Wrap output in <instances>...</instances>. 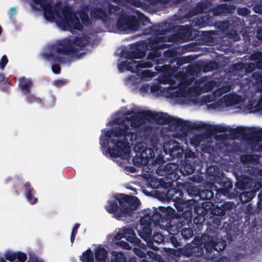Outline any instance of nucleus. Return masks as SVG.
Returning <instances> with one entry per match:
<instances>
[{
  "label": "nucleus",
  "instance_id": "54",
  "mask_svg": "<svg viewBox=\"0 0 262 262\" xmlns=\"http://www.w3.org/2000/svg\"><path fill=\"white\" fill-rule=\"evenodd\" d=\"M181 235L185 240H187L193 236V231L189 228H184L181 229Z\"/></svg>",
  "mask_w": 262,
  "mask_h": 262
},
{
  "label": "nucleus",
  "instance_id": "61",
  "mask_svg": "<svg viewBox=\"0 0 262 262\" xmlns=\"http://www.w3.org/2000/svg\"><path fill=\"white\" fill-rule=\"evenodd\" d=\"M126 240L132 244H134L135 246H140L141 241L136 237V235H127L125 236Z\"/></svg>",
  "mask_w": 262,
  "mask_h": 262
},
{
  "label": "nucleus",
  "instance_id": "46",
  "mask_svg": "<svg viewBox=\"0 0 262 262\" xmlns=\"http://www.w3.org/2000/svg\"><path fill=\"white\" fill-rule=\"evenodd\" d=\"M80 259L82 262H94V254L90 248L83 252Z\"/></svg>",
  "mask_w": 262,
  "mask_h": 262
},
{
  "label": "nucleus",
  "instance_id": "51",
  "mask_svg": "<svg viewBox=\"0 0 262 262\" xmlns=\"http://www.w3.org/2000/svg\"><path fill=\"white\" fill-rule=\"evenodd\" d=\"M182 119L179 118H174L172 116L169 115L168 119L167 122L169 126L170 127H172L173 129L179 128V124H180V122Z\"/></svg>",
  "mask_w": 262,
  "mask_h": 262
},
{
  "label": "nucleus",
  "instance_id": "32",
  "mask_svg": "<svg viewBox=\"0 0 262 262\" xmlns=\"http://www.w3.org/2000/svg\"><path fill=\"white\" fill-rule=\"evenodd\" d=\"M212 16L206 14L199 18H198L194 23V26L199 28H203L210 25L212 23Z\"/></svg>",
  "mask_w": 262,
  "mask_h": 262
},
{
  "label": "nucleus",
  "instance_id": "24",
  "mask_svg": "<svg viewBox=\"0 0 262 262\" xmlns=\"http://www.w3.org/2000/svg\"><path fill=\"white\" fill-rule=\"evenodd\" d=\"M24 189L25 195L27 201L32 205L35 204L38 201V199L34 195L36 193L35 190L31 186V184L28 182L25 184Z\"/></svg>",
  "mask_w": 262,
  "mask_h": 262
},
{
  "label": "nucleus",
  "instance_id": "48",
  "mask_svg": "<svg viewBox=\"0 0 262 262\" xmlns=\"http://www.w3.org/2000/svg\"><path fill=\"white\" fill-rule=\"evenodd\" d=\"M214 193L211 190L203 189L200 192V199L206 201H211L213 198Z\"/></svg>",
  "mask_w": 262,
  "mask_h": 262
},
{
  "label": "nucleus",
  "instance_id": "2",
  "mask_svg": "<svg viewBox=\"0 0 262 262\" xmlns=\"http://www.w3.org/2000/svg\"><path fill=\"white\" fill-rule=\"evenodd\" d=\"M114 129V136L118 138L117 140L112 139V145L107 149L103 151L104 155L108 154L112 158H119L129 154L130 147L128 141H133L136 138V134L129 130L128 125L121 127L115 126Z\"/></svg>",
  "mask_w": 262,
  "mask_h": 262
},
{
  "label": "nucleus",
  "instance_id": "45",
  "mask_svg": "<svg viewBox=\"0 0 262 262\" xmlns=\"http://www.w3.org/2000/svg\"><path fill=\"white\" fill-rule=\"evenodd\" d=\"M163 55L164 60L168 61L169 63H173L174 62L177 52L174 50L168 49L164 52Z\"/></svg>",
  "mask_w": 262,
  "mask_h": 262
},
{
  "label": "nucleus",
  "instance_id": "22",
  "mask_svg": "<svg viewBox=\"0 0 262 262\" xmlns=\"http://www.w3.org/2000/svg\"><path fill=\"white\" fill-rule=\"evenodd\" d=\"M18 86L23 95L28 94L31 92L33 82L31 78L21 77L18 79Z\"/></svg>",
  "mask_w": 262,
  "mask_h": 262
},
{
  "label": "nucleus",
  "instance_id": "35",
  "mask_svg": "<svg viewBox=\"0 0 262 262\" xmlns=\"http://www.w3.org/2000/svg\"><path fill=\"white\" fill-rule=\"evenodd\" d=\"M128 122H130V125L134 128H137L143 124V120L141 118L140 112L127 117Z\"/></svg>",
  "mask_w": 262,
  "mask_h": 262
},
{
  "label": "nucleus",
  "instance_id": "34",
  "mask_svg": "<svg viewBox=\"0 0 262 262\" xmlns=\"http://www.w3.org/2000/svg\"><path fill=\"white\" fill-rule=\"evenodd\" d=\"M140 236L147 243L151 241L152 229L151 226H143L141 231H138Z\"/></svg>",
  "mask_w": 262,
  "mask_h": 262
},
{
  "label": "nucleus",
  "instance_id": "1",
  "mask_svg": "<svg viewBox=\"0 0 262 262\" xmlns=\"http://www.w3.org/2000/svg\"><path fill=\"white\" fill-rule=\"evenodd\" d=\"M90 42V38L86 35L76 36L73 39L67 38L58 40L52 46V50L54 53L47 54L46 57L54 62H64V58L61 55L69 56L76 54L78 49L75 46L82 48L89 45Z\"/></svg>",
  "mask_w": 262,
  "mask_h": 262
},
{
  "label": "nucleus",
  "instance_id": "16",
  "mask_svg": "<svg viewBox=\"0 0 262 262\" xmlns=\"http://www.w3.org/2000/svg\"><path fill=\"white\" fill-rule=\"evenodd\" d=\"M242 21L237 17H234L231 20H226L222 21H219L217 24V28L222 31L227 30L230 26H231L235 30L239 29V25H242Z\"/></svg>",
  "mask_w": 262,
  "mask_h": 262
},
{
  "label": "nucleus",
  "instance_id": "33",
  "mask_svg": "<svg viewBox=\"0 0 262 262\" xmlns=\"http://www.w3.org/2000/svg\"><path fill=\"white\" fill-rule=\"evenodd\" d=\"M179 171L182 175L187 176L195 171V167L188 161H185L180 167Z\"/></svg>",
  "mask_w": 262,
  "mask_h": 262
},
{
  "label": "nucleus",
  "instance_id": "23",
  "mask_svg": "<svg viewBox=\"0 0 262 262\" xmlns=\"http://www.w3.org/2000/svg\"><path fill=\"white\" fill-rule=\"evenodd\" d=\"M210 235L208 233L203 234L200 237H195L191 243L189 244H193L195 246L203 247L207 252V250L210 248L209 246V242Z\"/></svg>",
  "mask_w": 262,
  "mask_h": 262
},
{
  "label": "nucleus",
  "instance_id": "56",
  "mask_svg": "<svg viewBox=\"0 0 262 262\" xmlns=\"http://www.w3.org/2000/svg\"><path fill=\"white\" fill-rule=\"evenodd\" d=\"M216 63L214 61L206 62L202 66V70L204 73L211 71L216 68Z\"/></svg>",
  "mask_w": 262,
  "mask_h": 262
},
{
  "label": "nucleus",
  "instance_id": "17",
  "mask_svg": "<svg viewBox=\"0 0 262 262\" xmlns=\"http://www.w3.org/2000/svg\"><path fill=\"white\" fill-rule=\"evenodd\" d=\"M209 246L210 248L207 251V253L211 252L212 250L217 252H221L223 251L227 246L226 241L222 238L214 239V237L213 235L210 236Z\"/></svg>",
  "mask_w": 262,
  "mask_h": 262
},
{
  "label": "nucleus",
  "instance_id": "26",
  "mask_svg": "<svg viewBox=\"0 0 262 262\" xmlns=\"http://www.w3.org/2000/svg\"><path fill=\"white\" fill-rule=\"evenodd\" d=\"M215 181L219 184L221 192L223 194L228 193L232 188V183L228 178L224 177H219Z\"/></svg>",
  "mask_w": 262,
  "mask_h": 262
},
{
  "label": "nucleus",
  "instance_id": "13",
  "mask_svg": "<svg viewBox=\"0 0 262 262\" xmlns=\"http://www.w3.org/2000/svg\"><path fill=\"white\" fill-rule=\"evenodd\" d=\"M213 204L210 202L203 203L201 206H196L194 211L197 214L193 219V223L196 225H201L205 221L204 215H206Z\"/></svg>",
  "mask_w": 262,
  "mask_h": 262
},
{
  "label": "nucleus",
  "instance_id": "63",
  "mask_svg": "<svg viewBox=\"0 0 262 262\" xmlns=\"http://www.w3.org/2000/svg\"><path fill=\"white\" fill-rule=\"evenodd\" d=\"M5 259L13 262L16 259V252H12L7 251L5 254Z\"/></svg>",
  "mask_w": 262,
  "mask_h": 262
},
{
  "label": "nucleus",
  "instance_id": "60",
  "mask_svg": "<svg viewBox=\"0 0 262 262\" xmlns=\"http://www.w3.org/2000/svg\"><path fill=\"white\" fill-rule=\"evenodd\" d=\"M151 238L153 241L156 243L160 244L164 241V237L163 235L160 232L154 233Z\"/></svg>",
  "mask_w": 262,
  "mask_h": 262
},
{
  "label": "nucleus",
  "instance_id": "19",
  "mask_svg": "<svg viewBox=\"0 0 262 262\" xmlns=\"http://www.w3.org/2000/svg\"><path fill=\"white\" fill-rule=\"evenodd\" d=\"M236 187L241 190L249 189L251 186L252 179L245 175H235Z\"/></svg>",
  "mask_w": 262,
  "mask_h": 262
},
{
  "label": "nucleus",
  "instance_id": "4",
  "mask_svg": "<svg viewBox=\"0 0 262 262\" xmlns=\"http://www.w3.org/2000/svg\"><path fill=\"white\" fill-rule=\"evenodd\" d=\"M54 16L57 17V24L63 29L67 28L81 31L83 27L79 19L72 11L70 6H64L61 9V3L53 6Z\"/></svg>",
  "mask_w": 262,
  "mask_h": 262
},
{
  "label": "nucleus",
  "instance_id": "10",
  "mask_svg": "<svg viewBox=\"0 0 262 262\" xmlns=\"http://www.w3.org/2000/svg\"><path fill=\"white\" fill-rule=\"evenodd\" d=\"M175 255H184L186 257H199L203 255L204 249L203 247L195 246L193 244H186L183 248L173 250Z\"/></svg>",
  "mask_w": 262,
  "mask_h": 262
},
{
  "label": "nucleus",
  "instance_id": "29",
  "mask_svg": "<svg viewBox=\"0 0 262 262\" xmlns=\"http://www.w3.org/2000/svg\"><path fill=\"white\" fill-rule=\"evenodd\" d=\"M112 136H114V129H108L104 131V135H101L100 137V144L102 148H106L109 146L110 143L112 144L111 139Z\"/></svg>",
  "mask_w": 262,
  "mask_h": 262
},
{
  "label": "nucleus",
  "instance_id": "55",
  "mask_svg": "<svg viewBox=\"0 0 262 262\" xmlns=\"http://www.w3.org/2000/svg\"><path fill=\"white\" fill-rule=\"evenodd\" d=\"M202 70V66L199 64H195L191 66L188 69V73L192 76H197L199 75Z\"/></svg>",
  "mask_w": 262,
  "mask_h": 262
},
{
  "label": "nucleus",
  "instance_id": "11",
  "mask_svg": "<svg viewBox=\"0 0 262 262\" xmlns=\"http://www.w3.org/2000/svg\"><path fill=\"white\" fill-rule=\"evenodd\" d=\"M159 210L162 212L161 220L160 221V227L166 228L168 225L172 223V221L177 216L175 210L170 207H159Z\"/></svg>",
  "mask_w": 262,
  "mask_h": 262
},
{
  "label": "nucleus",
  "instance_id": "58",
  "mask_svg": "<svg viewBox=\"0 0 262 262\" xmlns=\"http://www.w3.org/2000/svg\"><path fill=\"white\" fill-rule=\"evenodd\" d=\"M162 212H159L156 209L151 215L153 224L157 226L160 225V221L161 220Z\"/></svg>",
  "mask_w": 262,
  "mask_h": 262
},
{
  "label": "nucleus",
  "instance_id": "25",
  "mask_svg": "<svg viewBox=\"0 0 262 262\" xmlns=\"http://www.w3.org/2000/svg\"><path fill=\"white\" fill-rule=\"evenodd\" d=\"M174 62H176L177 67H172L170 64H165L161 67L162 71L168 73H172L180 69L181 66L186 63V59L184 57H178L177 55L174 58Z\"/></svg>",
  "mask_w": 262,
  "mask_h": 262
},
{
  "label": "nucleus",
  "instance_id": "8",
  "mask_svg": "<svg viewBox=\"0 0 262 262\" xmlns=\"http://www.w3.org/2000/svg\"><path fill=\"white\" fill-rule=\"evenodd\" d=\"M116 26L121 31L129 30L136 31L139 28L140 23L136 16L122 13L119 15L117 19Z\"/></svg>",
  "mask_w": 262,
  "mask_h": 262
},
{
  "label": "nucleus",
  "instance_id": "3",
  "mask_svg": "<svg viewBox=\"0 0 262 262\" xmlns=\"http://www.w3.org/2000/svg\"><path fill=\"white\" fill-rule=\"evenodd\" d=\"M115 199L116 201H108V205L105 206V208L108 213L114 214L117 219L131 214L140 204L137 197L124 193L115 195Z\"/></svg>",
  "mask_w": 262,
  "mask_h": 262
},
{
  "label": "nucleus",
  "instance_id": "64",
  "mask_svg": "<svg viewBox=\"0 0 262 262\" xmlns=\"http://www.w3.org/2000/svg\"><path fill=\"white\" fill-rule=\"evenodd\" d=\"M127 117L128 116L125 117H117L114 119V123L121 127L128 125L125 123L126 121H128Z\"/></svg>",
  "mask_w": 262,
  "mask_h": 262
},
{
  "label": "nucleus",
  "instance_id": "20",
  "mask_svg": "<svg viewBox=\"0 0 262 262\" xmlns=\"http://www.w3.org/2000/svg\"><path fill=\"white\" fill-rule=\"evenodd\" d=\"M234 9V6L233 5L223 3L216 5L211 10L213 15L218 16L222 14L230 13Z\"/></svg>",
  "mask_w": 262,
  "mask_h": 262
},
{
  "label": "nucleus",
  "instance_id": "47",
  "mask_svg": "<svg viewBox=\"0 0 262 262\" xmlns=\"http://www.w3.org/2000/svg\"><path fill=\"white\" fill-rule=\"evenodd\" d=\"M139 112L141 118L143 120V123L144 122L145 120H152L154 121V119L157 116V114L156 113H153L149 110L143 111Z\"/></svg>",
  "mask_w": 262,
  "mask_h": 262
},
{
  "label": "nucleus",
  "instance_id": "50",
  "mask_svg": "<svg viewBox=\"0 0 262 262\" xmlns=\"http://www.w3.org/2000/svg\"><path fill=\"white\" fill-rule=\"evenodd\" d=\"M24 95L26 96V100L29 103H36L43 104L42 100L40 98L36 97L35 95L31 94V93L28 94H24Z\"/></svg>",
  "mask_w": 262,
  "mask_h": 262
},
{
  "label": "nucleus",
  "instance_id": "28",
  "mask_svg": "<svg viewBox=\"0 0 262 262\" xmlns=\"http://www.w3.org/2000/svg\"><path fill=\"white\" fill-rule=\"evenodd\" d=\"M209 9L208 2L201 1L190 10L189 13L191 15L194 16L200 13H206L209 11Z\"/></svg>",
  "mask_w": 262,
  "mask_h": 262
},
{
  "label": "nucleus",
  "instance_id": "43",
  "mask_svg": "<svg viewBox=\"0 0 262 262\" xmlns=\"http://www.w3.org/2000/svg\"><path fill=\"white\" fill-rule=\"evenodd\" d=\"M255 196L254 192H252L251 190L245 191L239 195V200L243 203H248L251 201Z\"/></svg>",
  "mask_w": 262,
  "mask_h": 262
},
{
  "label": "nucleus",
  "instance_id": "9",
  "mask_svg": "<svg viewBox=\"0 0 262 262\" xmlns=\"http://www.w3.org/2000/svg\"><path fill=\"white\" fill-rule=\"evenodd\" d=\"M195 201L193 200H188L186 201L185 204L181 206L182 208L180 210H177L180 213H177V219L182 223L185 225H188L191 223L192 217V210H194L196 206H194Z\"/></svg>",
  "mask_w": 262,
  "mask_h": 262
},
{
  "label": "nucleus",
  "instance_id": "41",
  "mask_svg": "<svg viewBox=\"0 0 262 262\" xmlns=\"http://www.w3.org/2000/svg\"><path fill=\"white\" fill-rule=\"evenodd\" d=\"M250 58L257 66V69L262 70V52H254L250 55Z\"/></svg>",
  "mask_w": 262,
  "mask_h": 262
},
{
  "label": "nucleus",
  "instance_id": "42",
  "mask_svg": "<svg viewBox=\"0 0 262 262\" xmlns=\"http://www.w3.org/2000/svg\"><path fill=\"white\" fill-rule=\"evenodd\" d=\"M157 116L154 119V121L158 124L164 125L168 123L167 122L169 115L167 113H156Z\"/></svg>",
  "mask_w": 262,
  "mask_h": 262
},
{
  "label": "nucleus",
  "instance_id": "53",
  "mask_svg": "<svg viewBox=\"0 0 262 262\" xmlns=\"http://www.w3.org/2000/svg\"><path fill=\"white\" fill-rule=\"evenodd\" d=\"M141 226H151L153 224L151 219V215L149 213L145 214L143 217L140 219Z\"/></svg>",
  "mask_w": 262,
  "mask_h": 262
},
{
  "label": "nucleus",
  "instance_id": "44",
  "mask_svg": "<svg viewBox=\"0 0 262 262\" xmlns=\"http://www.w3.org/2000/svg\"><path fill=\"white\" fill-rule=\"evenodd\" d=\"M82 23L85 27H89L92 25V21L89 17L88 12L84 9L82 10L79 14Z\"/></svg>",
  "mask_w": 262,
  "mask_h": 262
},
{
  "label": "nucleus",
  "instance_id": "59",
  "mask_svg": "<svg viewBox=\"0 0 262 262\" xmlns=\"http://www.w3.org/2000/svg\"><path fill=\"white\" fill-rule=\"evenodd\" d=\"M167 169L166 164L164 165L161 164L156 169V172L158 175L160 176H165L167 179V174L168 172Z\"/></svg>",
  "mask_w": 262,
  "mask_h": 262
},
{
  "label": "nucleus",
  "instance_id": "7",
  "mask_svg": "<svg viewBox=\"0 0 262 262\" xmlns=\"http://www.w3.org/2000/svg\"><path fill=\"white\" fill-rule=\"evenodd\" d=\"M144 135L145 138L148 140L152 148L146 147L140 150V157L142 159H145L144 164L149 162V159L155 157L154 150L157 148V144L159 143V139L157 133H156L151 128H146L144 130Z\"/></svg>",
  "mask_w": 262,
  "mask_h": 262
},
{
  "label": "nucleus",
  "instance_id": "49",
  "mask_svg": "<svg viewBox=\"0 0 262 262\" xmlns=\"http://www.w3.org/2000/svg\"><path fill=\"white\" fill-rule=\"evenodd\" d=\"M112 255L111 262H126V256L122 252L113 251Z\"/></svg>",
  "mask_w": 262,
  "mask_h": 262
},
{
  "label": "nucleus",
  "instance_id": "14",
  "mask_svg": "<svg viewBox=\"0 0 262 262\" xmlns=\"http://www.w3.org/2000/svg\"><path fill=\"white\" fill-rule=\"evenodd\" d=\"M168 145L169 155L172 159L181 158L183 157L184 150L180 145L179 142L170 140L167 145L164 146V152H166L165 147Z\"/></svg>",
  "mask_w": 262,
  "mask_h": 262
},
{
  "label": "nucleus",
  "instance_id": "62",
  "mask_svg": "<svg viewBox=\"0 0 262 262\" xmlns=\"http://www.w3.org/2000/svg\"><path fill=\"white\" fill-rule=\"evenodd\" d=\"M215 82L213 80L205 82L203 86L204 92H208L212 91L215 85Z\"/></svg>",
  "mask_w": 262,
  "mask_h": 262
},
{
  "label": "nucleus",
  "instance_id": "5",
  "mask_svg": "<svg viewBox=\"0 0 262 262\" xmlns=\"http://www.w3.org/2000/svg\"><path fill=\"white\" fill-rule=\"evenodd\" d=\"M160 38L155 37L154 39H151L150 41V47L152 49H156L153 52L149 53L148 54L146 60L140 61L139 63L136 65V67L137 69H145L149 68L152 67L154 64H159L162 63L161 61L162 59L161 53L158 50L160 49L165 48L166 47V43H162L160 45H157L159 42Z\"/></svg>",
  "mask_w": 262,
  "mask_h": 262
},
{
  "label": "nucleus",
  "instance_id": "27",
  "mask_svg": "<svg viewBox=\"0 0 262 262\" xmlns=\"http://www.w3.org/2000/svg\"><path fill=\"white\" fill-rule=\"evenodd\" d=\"M183 226L185 225L182 223L181 221H180L178 220L176 216L172 221V223L171 222V224L168 225L166 229L171 235H177L181 231Z\"/></svg>",
  "mask_w": 262,
  "mask_h": 262
},
{
  "label": "nucleus",
  "instance_id": "57",
  "mask_svg": "<svg viewBox=\"0 0 262 262\" xmlns=\"http://www.w3.org/2000/svg\"><path fill=\"white\" fill-rule=\"evenodd\" d=\"M214 34L213 31H204L202 32L203 39L207 42H213L214 37L213 35Z\"/></svg>",
  "mask_w": 262,
  "mask_h": 262
},
{
  "label": "nucleus",
  "instance_id": "18",
  "mask_svg": "<svg viewBox=\"0 0 262 262\" xmlns=\"http://www.w3.org/2000/svg\"><path fill=\"white\" fill-rule=\"evenodd\" d=\"M167 167V180H170L171 182H174L180 179V176L179 173V167L178 164L174 163H168L166 164Z\"/></svg>",
  "mask_w": 262,
  "mask_h": 262
},
{
  "label": "nucleus",
  "instance_id": "6",
  "mask_svg": "<svg viewBox=\"0 0 262 262\" xmlns=\"http://www.w3.org/2000/svg\"><path fill=\"white\" fill-rule=\"evenodd\" d=\"M232 204L225 202L221 206L216 205L212 208L211 207L210 212L213 215L211 221L212 227L215 229L222 228V220L225 218L226 215H229V210L232 208Z\"/></svg>",
  "mask_w": 262,
  "mask_h": 262
},
{
  "label": "nucleus",
  "instance_id": "12",
  "mask_svg": "<svg viewBox=\"0 0 262 262\" xmlns=\"http://www.w3.org/2000/svg\"><path fill=\"white\" fill-rule=\"evenodd\" d=\"M183 192L178 188H172L168 189L167 195L169 200L174 202V205L177 210H180L183 204H185L186 201L183 199Z\"/></svg>",
  "mask_w": 262,
  "mask_h": 262
},
{
  "label": "nucleus",
  "instance_id": "40",
  "mask_svg": "<svg viewBox=\"0 0 262 262\" xmlns=\"http://www.w3.org/2000/svg\"><path fill=\"white\" fill-rule=\"evenodd\" d=\"M227 130L226 127L222 125L218 124L212 125L209 124L207 129V133L209 134V135H212L214 133H225Z\"/></svg>",
  "mask_w": 262,
  "mask_h": 262
},
{
  "label": "nucleus",
  "instance_id": "31",
  "mask_svg": "<svg viewBox=\"0 0 262 262\" xmlns=\"http://www.w3.org/2000/svg\"><path fill=\"white\" fill-rule=\"evenodd\" d=\"M229 134L234 138L242 136H247L249 135L248 128L243 126H237L229 130Z\"/></svg>",
  "mask_w": 262,
  "mask_h": 262
},
{
  "label": "nucleus",
  "instance_id": "38",
  "mask_svg": "<svg viewBox=\"0 0 262 262\" xmlns=\"http://www.w3.org/2000/svg\"><path fill=\"white\" fill-rule=\"evenodd\" d=\"M107 252L104 248H98L95 250V256L97 262H105Z\"/></svg>",
  "mask_w": 262,
  "mask_h": 262
},
{
  "label": "nucleus",
  "instance_id": "21",
  "mask_svg": "<svg viewBox=\"0 0 262 262\" xmlns=\"http://www.w3.org/2000/svg\"><path fill=\"white\" fill-rule=\"evenodd\" d=\"M90 15L92 19L101 20L105 23L108 19V14L105 10L102 7H94L90 11Z\"/></svg>",
  "mask_w": 262,
  "mask_h": 262
},
{
  "label": "nucleus",
  "instance_id": "36",
  "mask_svg": "<svg viewBox=\"0 0 262 262\" xmlns=\"http://www.w3.org/2000/svg\"><path fill=\"white\" fill-rule=\"evenodd\" d=\"M207 138V135L205 133L194 135L190 138V144L194 147H198Z\"/></svg>",
  "mask_w": 262,
  "mask_h": 262
},
{
  "label": "nucleus",
  "instance_id": "15",
  "mask_svg": "<svg viewBox=\"0 0 262 262\" xmlns=\"http://www.w3.org/2000/svg\"><path fill=\"white\" fill-rule=\"evenodd\" d=\"M130 48L132 51H124V54L127 59H140L144 57L146 55L145 51L140 48L139 45H133Z\"/></svg>",
  "mask_w": 262,
  "mask_h": 262
},
{
  "label": "nucleus",
  "instance_id": "37",
  "mask_svg": "<svg viewBox=\"0 0 262 262\" xmlns=\"http://www.w3.org/2000/svg\"><path fill=\"white\" fill-rule=\"evenodd\" d=\"M179 128L184 136H186L188 132L193 130L192 123L188 121L181 120Z\"/></svg>",
  "mask_w": 262,
  "mask_h": 262
},
{
  "label": "nucleus",
  "instance_id": "39",
  "mask_svg": "<svg viewBox=\"0 0 262 262\" xmlns=\"http://www.w3.org/2000/svg\"><path fill=\"white\" fill-rule=\"evenodd\" d=\"M139 62H137L134 60H132L130 62L122 61L119 65L118 68L120 70L125 68L126 70L128 71L134 72L136 70L139 69L136 67V65Z\"/></svg>",
  "mask_w": 262,
  "mask_h": 262
},
{
  "label": "nucleus",
  "instance_id": "52",
  "mask_svg": "<svg viewBox=\"0 0 262 262\" xmlns=\"http://www.w3.org/2000/svg\"><path fill=\"white\" fill-rule=\"evenodd\" d=\"M262 188V182L259 180H253L252 179L251 186L249 190H251L252 192H254V194L259 191Z\"/></svg>",
  "mask_w": 262,
  "mask_h": 262
},
{
  "label": "nucleus",
  "instance_id": "30",
  "mask_svg": "<svg viewBox=\"0 0 262 262\" xmlns=\"http://www.w3.org/2000/svg\"><path fill=\"white\" fill-rule=\"evenodd\" d=\"M41 8L43 10L44 17L46 20L49 21H53L54 20L55 16L51 0L47 3H45Z\"/></svg>",
  "mask_w": 262,
  "mask_h": 262
}]
</instances>
